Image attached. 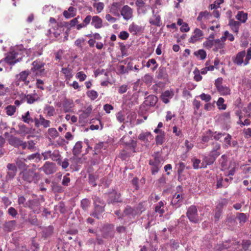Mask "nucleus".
<instances>
[{"mask_svg": "<svg viewBox=\"0 0 251 251\" xmlns=\"http://www.w3.org/2000/svg\"><path fill=\"white\" fill-rule=\"evenodd\" d=\"M93 200L94 209L91 216L99 219L100 215L105 210V203L104 201L99 197L95 196Z\"/></svg>", "mask_w": 251, "mask_h": 251, "instance_id": "f257e3e1", "label": "nucleus"}, {"mask_svg": "<svg viewBox=\"0 0 251 251\" xmlns=\"http://www.w3.org/2000/svg\"><path fill=\"white\" fill-rule=\"evenodd\" d=\"M20 175L24 180L28 183L33 182L36 184L40 178L39 174L33 169L25 170Z\"/></svg>", "mask_w": 251, "mask_h": 251, "instance_id": "f03ea898", "label": "nucleus"}, {"mask_svg": "<svg viewBox=\"0 0 251 251\" xmlns=\"http://www.w3.org/2000/svg\"><path fill=\"white\" fill-rule=\"evenodd\" d=\"M124 146V149L120 153L121 157L123 159H126L127 157L130 156L133 153L137 152V143L136 141L130 140V142Z\"/></svg>", "mask_w": 251, "mask_h": 251, "instance_id": "7ed1b4c3", "label": "nucleus"}, {"mask_svg": "<svg viewBox=\"0 0 251 251\" xmlns=\"http://www.w3.org/2000/svg\"><path fill=\"white\" fill-rule=\"evenodd\" d=\"M186 214L190 222L195 224L199 222L200 217L198 215L197 208L195 205H192L189 206L187 209Z\"/></svg>", "mask_w": 251, "mask_h": 251, "instance_id": "20e7f679", "label": "nucleus"}, {"mask_svg": "<svg viewBox=\"0 0 251 251\" xmlns=\"http://www.w3.org/2000/svg\"><path fill=\"white\" fill-rule=\"evenodd\" d=\"M20 50H13L8 53L5 58V61L9 64L14 65L22 60L23 55Z\"/></svg>", "mask_w": 251, "mask_h": 251, "instance_id": "39448f33", "label": "nucleus"}, {"mask_svg": "<svg viewBox=\"0 0 251 251\" xmlns=\"http://www.w3.org/2000/svg\"><path fill=\"white\" fill-rule=\"evenodd\" d=\"M223 79L222 77H218L215 80L214 85L217 89V91L221 95L226 96L230 95V88L223 85Z\"/></svg>", "mask_w": 251, "mask_h": 251, "instance_id": "423d86ee", "label": "nucleus"}, {"mask_svg": "<svg viewBox=\"0 0 251 251\" xmlns=\"http://www.w3.org/2000/svg\"><path fill=\"white\" fill-rule=\"evenodd\" d=\"M30 73L28 70H25L17 74L15 76L16 85L19 86L21 82H23L24 85H28L30 83V81L27 78Z\"/></svg>", "mask_w": 251, "mask_h": 251, "instance_id": "0eeeda50", "label": "nucleus"}, {"mask_svg": "<svg viewBox=\"0 0 251 251\" xmlns=\"http://www.w3.org/2000/svg\"><path fill=\"white\" fill-rule=\"evenodd\" d=\"M45 63L40 60H36L34 61L32 63V67L31 69V71L35 72L36 75H44L45 74V70L44 66Z\"/></svg>", "mask_w": 251, "mask_h": 251, "instance_id": "6e6552de", "label": "nucleus"}, {"mask_svg": "<svg viewBox=\"0 0 251 251\" xmlns=\"http://www.w3.org/2000/svg\"><path fill=\"white\" fill-rule=\"evenodd\" d=\"M149 165L151 166V174L157 173L162 166L160 157L157 154L155 155L152 159L150 160Z\"/></svg>", "mask_w": 251, "mask_h": 251, "instance_id": "1a4fd4ad", "label": "nucleus"}, {"mask_svg": "<svg viewBox=\"0 0 251 251\" xmlns=\"http://www.w3.org/2000/svg\"><path fill=\"white\" fill-rule=\"evenodd\" d=\"M40 202L39 199H34L28 200L25 203V207H28L31 209L34 213H39L40 210Z\"/></svg>", "mask_w": 251, "mask_h": 251, "instance_id": "9d476101", "label": "nucleus"}, {"mask_svg": "<svg viewBox=\"0 0 251 251\" xmlns=\"http://www.w3.org/2000/svg\"><path fill=\"white\" fill-rule=\"evenodd\" d=\"M8 142L11 146H14L15 148L21 147L23 150H25L27 147L26 142H23L19 138L13 135L9 136L8 138Z\"/></svg>", "mask_w": 251, "mask_h": 251, "instance_id": "9b49d317", "label": "nucleus"}, {"mask_svg": "<svg viewBox=\"0 0 251 251\" xmlns=\"http://www.w3.org/2000/svg\"><path fill=\"white\" fill-rule=\"evenodd\" d=\"M40 170L47 175H50L56 172V165L52 162L47 161Z\"/></svg>", "mask_w": 251, "mask_h": 251, "instance_id": "f8f14e48", "label": "nucleus"}, {"mask_svg": "<svg viewBox=\"0 0 251 251\" xmlns=\"http://www.w3.org/2000/svg\"><path fill=\"white\" fill-rule=\"evenodd\" d=\"M39 117V118H35L34 119L35 127H39L40 126H42L46 128L50 126L51 124L50 121L45 119L42 115H40Z\"/></svg>", "mask_w": 251, "mask_h": 251, "instance_id": "ddd939ff", "label": "nucleus"}, {"mask_svg": "<svg viewBox=\"0 0 251 251\" xmlns=\"http://www.w3.org/2000/svg\"><path fill=\"white\" fill-rule=\"evenodd\" d=\"M121 15L125 20H128L133 17V10L129 6L124 5L120 10Z\"/></svg>", "mask_w": 251, "mask_h": 251, "instance_id": "4468645a", "label": "nucleus"}, {"mask_svg": "<svg viewBox=\"0 0 251 251\" xmlns=\"http://www.w3.org/2000/svg\"><path fill=\"white\" fill-rule=\"evenodd\" d=\"M114 226L112 224H106L104 225L102 230V237L104 238H112L113 237V230Z\"/></svg>", "mask_w": 251, "mask_h": 251, "instance_id": "2eb2a0df", "label": "nucleus"}, {"mask_svg": "<svg viewBox=\"0 0 251 251\" xmlns=\"http://www.w3.org/2000/svg\"><path fill=\"white\" fill-rule=\"evenodd\" d=\"M183 199L184 197L183 195L176 193L173 196L171 204L173 206H175V208H177L182 205Z\"/></svg>", "mask_w": 251, "mask_h": 251, "instance_id": "dca6fc26", "label": "nucleus"}, {"mask_svg": "<svg viewBox=\"0 0 251 251\" xmlns=\"http://www.w3.org/2000/svg\"><path fill=\"white\" fill-rule=\"evenodd\" d=\"M122 5L121 2H114L111 5L109 12L110 13L115 16H120L119 12L120 11L121 7Z\"/></svg>", "mask_w": 251, "mask_h": 251, "instance_id": "f3484780", "label": "nucleus"}, {"mask_svg": "<svg viewBox=\"0 0 251 251\" xmlns=\"http://www.w3.org/2000/svg\"><path fill=\"white\" fill-rule=\"evenodd\" d=\"M245 55V50L239 52L234 57L232 58L233 62L238 66H241L243 63L244 64V58Z\"/></svg>", "mask_w": 251, "mask_h": 251, "instance_id": "a211bd4d", "label": "nucleus"}, {"mask_svg": "<svg viewBox=\"0 0 251 251\" xmlns=\"http://www.w3.org/2000/svg\"><path fill=\"white\" fill-rule=\"evenodd\" d=\"M212 147L209 155L217 158L221 154V145L218 142H213Z\"/></svg>", "mask_w": 251, "mask_h": 251, "instance_id": "6ab92c4d", "label": "nucleus"}, {"mask_svg": "<svg viewBox=\"0 0 251 251\" xmlns=\"http://www.w3.org/2000/svg\"><path fill=\"white\" fill-rule=\"evenodd\" d=\"M121 194L116 192H111L108 195V203H115L122 202Z\"/></svg>", "mask_w": 251, "mask_h": 251, "instance_id": "aec40b11", "label": "nucleus"}, {"mask_svg": "<svg viewBox=\"0 0 251 251\" xmlns=\"http://www.w3.org/2000/svg\"><path fill=\"white\" fill-rule=\"evenodd\" d=\"M203 35V32L199 28H196L194 31V35L189 39V42L194 43L200 39Z\"/></svg>", "mask_w": 251, "mask_h": 251, "instance_id": "412c9836", "label": "nucleus"}, {"mask_svg": "<svg viewBox=\"0 0 251 251\" xmlns=\"http://www.w3.org/2000/svg\"><path fill=\"white\" fill-rule=\"evenodd\" d=\"M93 107L91 105L85 108L84 110L79 111V112H81L79 114V119L81 121H85L90 116L92 112Z\"/></svg>", "mask_w": 251, "mask_h": 251, "instance_id": "4be33fe9", "label": "nucleus"}, {"mask_svg": "<svg viewBox=\"0 0 251 251\" xmlns=\"http://www.w3.org/2000/svg\"><path fill=\"white\" fill-rule=\"evenodd\" d=\"M25 98L27 103L30 104L40 100V97L36 93L27 94L25 96Z\"/></svg>", "mask_w": 251, "mask_h": 251, "instance_id": "5701e85b", "label": "nucleus"}, {"mask_svg": "<svg viewBox=\"0 0 251 251\" xmlns=\"http://www.w3.org/2000/svg\"><path fill=\"white\" fill-rule=\"evenodd\" d=\"M8 169L7 177L9 179L13 178L16 175L17 172L16 166L13 164H8L7 166Z\"/></svg>", "mask_w": 251, "mask_h": 251, "instance_id": "b1692460", "label": "nucleus"}, {"mask_svg": "<svg viewBox=\"0 0 251 251\" xmlns=\"http://www.w3.org/2000/svg\"><path fill=\"white\" fill-rule=\"evenodd\" d=\"M74 106V102L72 100H66L63 103V108L64 112H72Z\"/></svg>", "mask_w": 251, "mask_h": 251, "instance_id": "393cba45", "label": "nucleus"}, {"mask_svg": "<svg viewBox=\"0 0 251 251\" xmlns=\"http://www.w3.org/2000/svg\"><path fill=\"white\" fill-rule=\"evenodd\" d=\"M91 24L96 28H100L102 26V20L99 16H94L92 17Z\"/></svg>", "mask_w": 251, "mask_h": 251, "instance_id": "a878e982", "label": "nucleus"}, {"mask_svg": "<svg viewBox=\"0 0 251 251\" xmlns=\"http://www.w3.org/2000/svg\"><path fill=\"white\" fill-rule=\"evenodd\" d=\"M61 72L64 75L66 80H70L73 76V70L69 67H63Z\"/></svg>", "mask_w": 251, "mask_h": 251, "instance_id": "bb28decb", "label": "nucleus"}, {"mask_svg": "<svg viewBox=\"0 0 251 251\" xmlns=\"http://www.w3.org/2000/svg\"><path fill=\"white\" fill-rule=\"evenodd\" d=\"M228 25L230 26L231 30L236 34L239 32V29L241 25L240 22L235 21L234 19H230L229 21Z\"/></svg>", "mask_w": 251, "mask_h": 251, "instance_id": "cd10ccee", "label": "nucleus"}, {"mask_svg": "<svg viewBox=\"0 0 251 251\" xmlns=\"http://www.w3.org/2000/svg\"><path fill=\"white\" fill-rule=\"evenodd\" d=\"M83 142L82 141L77 142L73 147L72 152L75 156H78L82 151Z\"/></svg>", "mask_w": 251, "mask_h": 251, "instance_id": "c85d7f7f", "label": "nucleus"}, {"mask_svg": "<svg viewBox=\"0 0 251 251\" xmlns=\"http://www.w3.org/2000/svg\"><path fill=\"white\" fill-rule=\"evenodd\" d=\"M18 130L16 131V133L18 134L25 135L29 133V129L23 124H19L18 126Z\"/></svg>", "mask_w": 251, "mask_h": 251, "instance_id": "c756f323", "label": "nucleus"}, {"mask_svg": "<svg viewBox=\"0 0 251 251\" xmlns=\"http://www.w3.org/2000/svg\"><path fill=\"white\" fill-rule=\"evenodd\" d=\"M210 16H211V14L207 11H201L199 13L197 20L201 22L202 21L208 20Z\"/></svg>", "mask_w": 251, "mask_h": 251, "instance_id": "7c9ffc66", "label": "nucleus"}, {"mask_svg": "<svg viewBox=\"0 0 251 251\" xmlns=\"http://www.w3.org/2000/svg\"><path fill=\"white\" fill-rule=\"evenodd\" d=\"M173 95L174 94L172 91L167 90L162 94L161 99L164 103H168L169 102V99L171 98Z\"/></svg>", "mask_w": 251, "mask_h": 251, "instance_id": "2f4dec72", "label": "nucleus"}, {"mask_svg": "<svg viewBox=\"0 0 251 251\" xmlns=\"http://www.w3.org/2000/svg\"><path fill=\"white\" fill-rule=\"evenodd\" d=\"M150 23L154 25L160 26L161 25V18L160 16L157 14H153L152 18L150 19Z\"/></svg>", "mask_w": 251, "mask_h": 251, "instance_id": "473e14b6", "label": "nucleus"}, {"mask_svg": "<svg viewBox=\"0 0 251 251\" xmlns=\"http://www.w3.org/2000/svg\"><path fill=\"white\" fill-rule=\"evenodd\" d=\"M235 18L241 23H245L248 19V14L243 11H238Z\"/></svg>", "mask_w": 251, "mask_h": 251, "instance_id": "72a5a7b5", "label": "nucleus"}, {"mask_svg": "<svg viewBox=\"0 0 251 251\" xmlns=\"http://www.w3.org/2000/svg\"><path fill=\"white\" fill-rule=\"evenodd\" d=\"M92 17L91 15H87L83 20L82 23L76 25V29L77 30H80L82 28L86 27L90 23L91 21H92Z\"/></svg>", "mask_w": 251, "mask_h": 251, "instance_id": "f704fd0d", "label": "nucleus"}, {"mask_svg": "<svg viewBox=\"0 0 251 251\" xmlns=\"http://www.w3.org/2000/svg\"><path fill=\"white\" fill-rule=\"evenodd\" d=\"M157 101V98L154 95H149L146 98V102L147 105L154 106Z\"/></svg>", "mask_w": 251, "mask_h": 251, "instance_id": "c9c22d12", "label": "nucleus"}, {"mask_svg": "<svg viewBox=\"0 0 251 251\" xmlns=\"http://www.w3.org/2000/svg\"><path fill=\"white\" fill-rule=\"evenodd\" d=\"M206 134H209V135H211L213 138L216 140L219 141L221 139V138L223 136H224L226 135V133H222V132H218L217 131L215 132H212L211 130H208L206 133Z\"/></svg>", "mask_w": 251, "mask_h": 251, "instance_id": "e433bc0d", "label": "nucleus"}, {"mask_svg": "<svg viewBox=\"0 0 251 251\" xmlns=\"http://www.w3.org/2000/svg\"><path fill=\"white\" fill-rule=\"evenodd\" d=\"M75 15V9L73 6L69 7L68 11L65 10L63 12V16L66 18L73 17Z\"/></svg>", "mask_w": 251, "mask_h": 251, "instance_id": "4c0bfd02", "label": "nucleus"}, {"mask_svg": "<svg viewBox=\"0 0 251 251\" xmlns=\"http://www.w3.org/2000/svg\"><path fill=\"white\" fill-rule=\"evenodd\" d=\"M124 214L127 216H134L137 215V210L135 208L131 207L129 205H127L124 211Z\"/></svg>", "mask_w": 251, "mask_h": 251, "instance_id": "58836bf2", "label": "nucleus"}, {"mask_svg": "<svg viewBox=\"0 0 251 251\" xmlns=\"http://www.w3.org/2000/svg\"><path fill=\"white\" fill-rule=\"evenodd\" d=\"M164 203L162 201H160L155 206L154 211L156 213H158L160 216H162L165 212L164 209Z\"/></svg>", "mask_w": 251, "mask_h": 251, "instance_id": "ea45409f", "label": "nucleus"}, {"mask_svg": "<svg viewBox=\"0 0 251 251\" xmlns=\"http://www.w3.org/2000/svg\"><path fill=\"white\" fill-rule=\"evenodd\" d=\"M225 44L223 43L220 39H216L214 40V48L213 50L214 51H217L219 49H222L225 47Z\"/></svg>", "mask_w": 251, "mask_h": 251, "instance_id": "a19ab883", "label": "nucleus"}, {"mask_svg": "<svg viewBox=\"0 0 251 251\" xmlns=\"http://www.w3.org/2000/svg\"><path fill=\"white\" fill-rule=\"evenodd\" d=\"M128 30L130 33L136 35L138 32L141 31V27L134 23H132L129 25Z\"/></svg>", "mask_w": 251, "mask_h": 251, "instance_id": "79ce46f5", "label": "nucleus"}, {"mask_svg": "<svg viewBox=\"0 0 251 251\" xmlns=\"http://www.w3.org/2000/svg\"><path fill=\"white\" fill-rule=\"evenodd\" d=\"M22 119L24 123L28 124L34 122V119L31 117L28 111L25 113L24 115H22Z\"/></svg>", "mask_w": 251, "mask_h": 251, "instance_id": "37998d69", "label": "nucleus"}, {"mask_svg": "<svg viewBox=\"0 0 251 251\" xmlns=\"http://www.w3.org/2000/svg\"><path fill=\"white\" fill-rule=\"evenodd\" d=\"M236 217L239 220V223L241 225L245 223L248 219L246 214L243 213H237Z\"/></svg>", "mask_w": 251, "mask_h": 251, "instance_id": "c03bdc74", "label": "nucleus"}, {"mask_svg": "<svg viewBox=\"0 0 251 251\" xmlns=\"http://www.w3.org/2000/svg\"><path fill=\"white\" fill-rule=\"evenodd\" d=\"M53 231V227L52 226H49L47 228L44 229L43 231V236L45 238H47L50 236Z\"/></svg>", "mask_w": 251, "mask_h": 251, "instance_id": "a18cd8bd", "label": "nucleus"}, {"mask_svg": "<svg viewBox=\"0 0 251 251\" xmlns=\"http://www.w3.org/2000/svg\"><path fill=\"white\" fill-rule=\"evenodd\" d=\"M44 110L47 111L48 117H51L55 114V109L52 106L47 105L44 108Z\"/></svg>", "mask_w": 251, "mask_h": 251, "instance_id": "49530a36", "label": "nucleus"}, {"mask_svg": "<svg viewBox=\"0 0 251 251\" xmlns=\"http://www.w3.org/2000/svg\"><path fill=\"white\" fill-rule=\"evenodd\" d=\"M165 132H161V134H158L155 137V142L157 145H161L165 139Z\"/></svg>", "mask_w": 251, "mask_h": 251, "instance_id": "de8ad7c7", "label": "nucleus"}, {"mask_svg": "<svg viewBox=\"0 0 251 251\" xmlns=\"http://www.w3.org/2000/svg\"><path fill=\"white\" fill-rule=\"evenodd\" d=\"M61 155L58 150H54L51 152V159L54 161L57 162L60 159Z\"/></svg>", "mask_w": 251, "mask_h": 251, "instance_id": "09e8293b", "label": "nucleus"}, {"mask_svg": "<svg viewBox=\"0 0 251 251\" xmlns=\"http://www.w3.org/2000/svg\"><path fill=\"white\" fill-rule=\"evenodd\" d=\"M151 65H153V67L151 68L152 71H155L158 67V64L157 63L156 60L155 59L152 58L148 60L146 64V66L148 68H150L151 66Z\"/></svg>", "mask_w": 251, "mask_h": 251, "instance_id": "8fccbe9b", "label": "nucleus"}, {"mask_svg": "<svg viewBox=\"0 0 251 251\" xmlns=\"http://www.w3.org/2000/svg\"><path fill=\"white\" fill-rule=\"evenodd\" d=\"M91 202L90 200L85 198L83 199L81 201V207L83 209V210L86 211L87 210L88 207L90 205Z\"/></svg>", "mask_w": 251, "mask_h": 251, "instance_id": "3c124183", "label": "nucleus"}, {"mask_svg": "<svg viewBox=\"0 0 251 251\" xmlns=\"http://www.w3.org/2000/svg\"><path fill=\"white\" fill-rule=\"evenodd\" d=\"M5 110L7 115L12 116L16 112V107L14 105H9L6 107Z\"/></svg>", "mask_w": 251, "mask_h": 251, "instance_id": "603ef678", "label": "nucleus"}, {"mask_svg": "<svg viewBox=\"0 0 251 251\" xmlns=\"http://www.w3.org/2000/svg\"><path fill=\"white\" fill-rule=\"evenodd\" d=\"M226 137L224 138V146L226 148H228V147L231 146V136L228 134L226 133L225 135Z\"/></svg>", "mask_w": 251, "mask_h": 251, "instance_id": "864d4df0", "label": "nucleus"}, {"mask_svg": "<svg viewBox=\"0 0 251 251\" xmlns=\"http://www.w3.org/2000/svg\"><path fill=\"white\" fill-rule=\"evenodd\" d=\"M25 159L24 158H17L16 163L17 166L21 169L25 170L26 167V165L25 163Z\"/></svg>", "mask_w": 251, "mask_h": 251, "instance_id": "5fc2aeb1", "label": "nucleus"}, {"mask_svg": "<svg viewBox=\"0 0 251 251\" xmlns=\"http://www.w3.org/2000/svg\"><path fill=\"white\" fill-rule=\"evenodd\" d=\"M217 158L208 155V156H205L203 159V161L206 163V165H210L215 162Z\"/></svg>", "mask_w": 251, "mask_h": 251, "instance_id": "6e6d98bb", "label": "nucleus"}, {"mask_svg": "<svg viewBox=\"0 0 251 251\" xmlns=\"http://www.w3.org/2000/svg\"><path fill=\"white\" fill-rule=\"evenodd\" d=\"M52 190L54 193H61L64 191V188L60 185L55 184L52 187Z\"/></svg>", "mask_w": 251, "mask_h": 251, "instance_id": "4d7b16f0", "label": "nucleus"}, {"mask_svg": "<svg viewBox=\"0 0 251 251\" xmlns=\"http://www.w3.org/2000/svg\"><path fill=\"white\" fill-rule=\"evenodd\" d=\"M214 40L213 39H207L203 42V47L206 49H210L214 47Z\"/></svg>", "mask_w": 251, "mask_h": 251, "instance_id": "13d9d810", "label": "nucleus"}, {"mask_svg": "<svg viewBox=\"0 0 251 251\" xmlns=\"http://www.w3.org/2000/svg\"><path fill=\"white\" fill-rule=\"evenodd\" d=\"M48 133L53 139H54L59 136L58 131L55 128H50L48 130Z\"/></svg>", "mask_w": 251, "mask_h": 251, "instance_id": "bf43d9fd", "label": "nucleus"}, {"mask_svg": "<svg viewBox=\"0 0 251 251\" xmlns=\"http://www.w3.org/2000/svg\"><path fill=\"white\" fill-rule=\"evenodd\" d=\"M16 224V221L14 220L9 221L4 225V228L9 231L14 229Z\"/></svg>", "mask_w": 251, "mask_h": 251, "instance_id": "052dcab7", "label": "nucleus"}, {"mask_svg": "<svg viewBox=\"0 0 251 251\" xmlns=\"http://www.w3.org/2000/svg\"><path fill=\"white\" fill-rule=\"evenodd\" d=\"M251 245V241L248 240H244L242 242V246L243 249L245 251H251V250L250 249V246Z\"/></svg>", "mask_w": 251, "mask_h": 251, "instance_id": "680f3d73", "label": "nucleus"}, {"mask_svg": "<svg viewBox=\"0 0 251 251\" xmlns=\"http://www.w3.org/2000/svg\"><path fill=\"white\" fill-rule=\"evenodd\" d=\"M87 95L92 100H96L98 97L97 92L93 90L87 92Z\"/></svg>", "mask_w": 251, "mask_h": 251, "instance_id": "e2e57ef3", "label": "nucleus"}, {"mask_svg": "<svg viewBox=\"0 0 251 251\" xmlns=\"http://www.w3.org/2000/svg\"><path fill=\"white\" fill-rule=\"evenodd\" d=\"M89 182L93 186L95 187L97 186L96 180L98 178V176L93 174H90L88 176Z\"/></svg>", "mask_w": 251, "mask_h": 251, "instance_id": "0e129e2a", "label": "nucleus"}, {"mask_svg": "<svg viewBox=\"0 0 251 251\" xmlns=\"http://www.w3.org/2000/svg\"><path fill=\"white\" fill-rule=\"evenodd\" d=\"M225 101L224 99L220 97L218 99V100L217 102V105L218 106L219 109H222V110H225L226 108V105L225 104H224V102Z\"/></svg>", "mask_w": 251, "mask_h": 251, "instance_id": "69168bd1", "label": "nucleus"}, {"mask_svg": "<svg viewBox=\"0 0 251 251\" xmlns=\"http://www.w3.org/2000/svg\"><path fill=\"white\" fill-rule=\"evenodd\" d=\"M226 224L230 228H232L236 226L237 223L235 220L232 217H228L226 221Z\"/></svg>", "mask_w": 251, "mask_h": 251, "instance_id": "338daca9", "label": "nucleus"}, {"mask_svg": "<svg viewBox=\"0 0 251 251\" xmlns=\"http://www.w3.org/2000/svg\"><path fill=\"white\" fill-rule=\"evenodd\" d=\"M196 56H200L201 59H204L206 57V52L203 50H199L197 51L194 52Z\"/></svg>", "mask_w": 251, "mask_h": 251, "instance_id": "774afa93", "label": "nucleus"}]
</instances>
